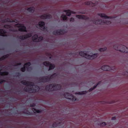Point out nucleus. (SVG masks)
I'll return each mask as SVG.
<instances>
[{"label":"nucleus","mask_w":128,"mask_h":128,"mask_svg":"<svg viewBox=\"0 0 128 128\" xmlns=\"http://www.w3.org/2000/svg\"><path fill=\"white\" fill-rule=\"evenodd\" d=\"M6 32L4 30L0 29V36L3 37L7 36V35L6 34Z\"/></svg>","instance_id":"nucleus-17"},{"label":"nucleus","mask_w":128,"mask_h":128,"mask_svg":"<svg viewBox=\"0 0 128 128\" xmlns=\"http://www.w3.org/2000/svg\"><path fill=\"white\" fill-rule=\"evenodd\" d=\"M31 65V63L30 62H28L26 63L24 65V67L20 68L21 71L22 72H24L25 70L26 69L28 71H29L32 70V67L31 66L29 67Z\"/></svg>","instance_id":"nucleus-6"},{"label":"nucleus","mask_w":128,"mask_h":128,"mask_svg":"<svg viewBox=\"0 0 128 128\" xmlns=\"http://www.w3.org/2000/svg\"><path fill=\"white\" fill-rule=\"evenodd\" d=\"M112 120H116V117H112Z\"/></svg>","instance_id":"nucleus-41"},{"label":"nucleus","mask_w":128,"mask_h":128,"mask_svg":"<svg viewBox=\"0 0 128 128\" xmlns=\"http://www.w3.org/2000/svg\"><path fill=\"white\" fill-rule=\"evenodd\" d=\"M43 37L42 36H40L38 37L36 42H41L43 40Z\"/></svg>","instance_id":"nucleus-30"},{"label":"nucleus","mask_w":128,"mask_h":128,"mask_svg":"<svg viewBox=\"0 0 128 128\" xmlns=\"http://www.w3.org/2000/svg\"><path fill=\"white\" fill-rule=\"evenodd\" d=\"M1 21L3 23H5L6 22H14L13 20L11 21L10 19L9 18H7L5 19L2 20Z\"/></svg>","instance_id":"nucleus-22"},{"label":"nucleus","mask_w":128,"mask_h":128,"mask_svg":"<svg viewBox=\"0 0 128 128\" xmlns=\"http://www.w3.org/2000/svg\"><path fill=\"white\" fill-rule=\"evenodd\" d=\"M43 64L46 66H49V70L53 69L55 67V65L54 64H52L49 62L45 61L43 62Z\"/></svg>","instance_id":"nucleus-11"},{"label":"nucleus","mask_w":128,"mask_h":128,"mask_svg":"<svg viewBox=\"0 0 128 128\" xmlns=\"http://www.w3.org/2000/svg\"><path fill=\"white\" fill-rule=\"evenodd\" d=\"M100 124V126H105L106 125V124L105 122H102V123Z\"/></svg>","instance_id":"nucleus-34"},{"label":"nucleus","mask_w":128,"mask_h":128,"mask_svg":"<svg viewBox=\"0 0 128 128\" xmlns=\"http://www.w3.org/2000/svg\"><path fill=\"white\" fill-rule=\"evenodd\" d=\"M32 110L34 113H38L42 112V111L41 110H38L34 108H32Z\"/></svg>","instance_id":"nucleus-24"},{"label":"nucleus","mask_w":128,"mask_h":128,"mask_svg":"<svg viewBox=\"0 0 128 128\" xmlns=\"http://www.w3.org/2000/svg\"><path fill=\"white\" fill-rule=\"evenodd\" d=\"M32 36V34L31 33H28L27 34L22 36H20L19 38L22 40L26 39Z\"/></svg>","instance_id":"nucleus-14"},{"label":"nucleus","mask_w":128,"mask_h":128,"mask_svg":"<svg viewBox=\"0 0 128 128\" xmlns=\"http://www.w3.org/2000/svg\"><path fill=\"white\" fill-rule=\"evenodd\" d=\"M36 106V104H31L30 105V106L31 107H34Z\"/></svg>","instance_id":"nucleus-40"},{"label":"nucleus","mask_w":128,"mask_h":128,"mask_svg":"<svg viewBox=\"0 0 128 128\" xmlns=\"http://www.w3.org/2000/svg\"><path fill=\"white\" fill-rule=\"evenodd\" d=\"M64 11L66 13L67 15L68 16H70L71 14H75V12L73 11H71L70 10H64Z\"/></svg>","instance_id":"nucleus-21"},{"label":"nucleus","mask_w":128,"mask_h":128,"mask_svg":"<svg viewBox=\"0 0 128 128\" xmlns=\"http://www.w3.org/2000/svg\"><path fill=\"white\" fill-rule=\"evenodd\" d=\"M65 32L64 29H59L54 31L52 34L55 35H59L63 34Z\"/></svg>","instance_id":"nucleus-12"},{"label":"nucleus","mask_w":128,"mask_h":128,"mask_svg":"<svg viewBox=\"0 0 128 128\" xmlns=\"http://www.w3.org/2000/svg\"><path fill=\"white\" fill-rule=\"evenodd\" d=\"M98 15L100 16L102 18H103L105 19H111L112 17L108 16L106 15V14L103 13H98Z\"/></svg>","instance_id":"nucleus-20"},{"label":"nucleus","mask_w":128,"mask_h":128,"mask_svg":"<svg viewBox=\"0 0 128 128\" xmlns=\"http://www.w3.org/2000/svg\"><path fill=\"white\" fill-rule=\"evenodd\" d=\"M62 88L60 84H51L47 85L46 87V90L49 92H52L54 90H60Z\"/></svg>","instance_id":"nucleus-1"},{"label":"nucleus","mask_w":128,"mask_h":128,"mask_svg":"<svg viewBox=\"0 0 128 128\" xmlns=\"http://www.w3.org/2000/svg\"><path fill=\"white\" fill-rule=\"evenodd\" d=\"M21 64V63L20 62L16 63V64H14V66H17L18 65H20Z\"/></svg>","instance_id":"nucleus-38"},{"label":"nucleus","mask_w":128,"mask_h":128,"mask_svg":"<svg viewBox=\"0 0 128 128\" xmlns=\"http://www.w3.org/2000/svg\"><path fill=\"white\" fill-rule=\"evenodd\" d=\"M126 72H127V73H128V71H126Z\"/></svg>","instance_id":"nucleus-43"},{"label":"nucleus","mask_w":128,"mask_h":128,"mask_svg":"<svg viewBox=\"0 0 128 128\" xmlns=\"http://www.w3.org/2000/svg\"><path fill=\"white\" fill-rule=\"evenodd\" d=\"M107 49V48L106 47H105L104 48H100L99 50V51L100 52H103L106 50Z\"/></svg>","instance_id":"nucleus-32"},{"label":"nucleus","mask_w":128,"mask_h":128,"mask_svg":"<svg viewBox=\"0 0 128 128\" xmlns=\"http://www.w3.org/2000/svg\"><path fill=\"white\" fill-rule=\"evenodd\" d=\"M101 70L104 71H110L111 70H113L114 71H116V68L114 66L113 68H111L108 65H104L101 68Z\"/></svg>","instance_id":"nucleus-10"},{"label":"nucleus","mask_w":128,"mask_h":128,"mask_svg":"<svg viewBox=\"0 0 128 128\" xmlns=\"http://www.w3.org/2000/svg\"><path fill=\"white\" fill-rule=\"evenodd\" d=\"M40 18L42 19H49L52 18V16L50 14H44L41 15L40 16Z\"/></svg>","instance_id":"nucleus-15"},{"label":"nucleus","mask_w":128,"mask_h":128,"mask_svg":"<svg viewBox=\"0 0 128 128\" xmlns=\"http://www.w3.org/2000/svg\"><path fill=\"white\" fill-rule=\"evenodd\" d=\"M9 56V55L8 54H7L4 55L3 56H2L0 58V61L4 60L6 58H8Z\"/></svg>","instance_id":"nucleus-26"},{"label":"nucleus","mask_w":128,"mask_h":128,"mask_svg":"<svg viewBox=\"0 0 128 128\" xmlns=\"http://www.w3.org/2000/svg\"><path fill=\"white\" fill-rule=\"evenodd\" d=\"M20 24H17L15 25L14 26L18 28V30L21 32H26L27 30H26V27L24 25H21Z\"/></svg>","instance_id":"nucleus-9"},{"label":"nucleus","mask_w":128,"mask_h":128,"mask_svg":"<svg viewBox=\"0 0 128 128\" xmlns=\"http://www.w3.org/2000/svg\"><path fill=\"white\" fill-rule=\"evenodd\" d=\"M70 22H74V19L72 18H70Z\"/></svg>","instance_id":"nucleus-39"},{"label":"nucleus","mask_w":128,"mask_h":128,"mask_svg":"<svg viewBox=\"0 0 128 128\" xmlns=\"http://www.w3.org/2000/svg\"><path fill=\"white\" fill-rule=\"evenodd\" d=\"M16 75L18 77L21 75V74L20 72H18L16 73Z\"/></svg>","instance_id":"nucleus-37"},{"label":"nucleus","mask_w":128,"mask_h":128,"mask_svg":"<svg viewBox=\"0 0 128 128\" xmlns=\"http://www.w3.org/2000/svg\"><path fill=\"white\" fill-rule=\"evenodd\" d=\"M38 38V36L37 34H35L33 36L32 39L33 42H36Z\"/></svg>","instance_id":"nucleus-25"},{"label":"nucleus","mask_w":128,"mask_h":128,"mask_svg":"<svg viewBox=\"0 0 128 128\" xmlns=\"http://www.w3.org/2000/svg\"><path fill=\"white\" fill-rule=\"evenodd\" d=\"M57 76L56 73H54L51 75L50 77L48 76H44L40 78V81L42 82H49L50 80L56 77Z\"/></svg>","instance_id":"nucleus-3"},{"label":"nucleus","mask_w":128,"mask_h":128,"mask_svg":"<svg viewBox=\"0 0 128 128\" xmlns=\"http://www.w3.org/2000/svg\"><path fill=\"white\" fill-rule=\"evenodd\" d=\"M80 55L82 57H84L87 59L93 60L96 58L98 56V54H94L92 55H88L86 51H81L79 52Z\"/></svg>","instance_id":"nucleus-2"},{"label":"nucleus","mask_w":128,"mask_h":128,"mask_svg":"<svg viewBox=\"0 0 128 128\" xmlns=\"http://www.w3.org/2000/svg\"><path fill=\"white\" fill-rule=\"evenodd\" d=\"M87 93V92L86 91H82V92H79L76 93V94L79 95H82L86 94Z\"/></svg>","instance_id":"nucleus-28"},{"label":"nucleus","mask_w":128,"mask_h":128,"mask_svg":"<svg viewBox=\"0 0 128 128\" xmlns=\"http://www.w3.org/2000/svg\"><path fill=\"white\" fill-rule=\"evenodd\" d=\"M122 48L124 49L121 50L119 48V46L117 45H114L113 46V48L115 50H118L120 52H122L125 53H128V48L124 46H122Z\"/></svg>","instance_id":"nucleus-8"},{"label":"nucleus","mask_w":128,"mask_h":128,"mask_svg":"<svg viewBox=\"0 0 128 128\" xmlns=\"http://www.w3.org/2000/svg\"><path fill=\"white\" fill-rule=\"evenodd\" d=\"M4 27L7 29L10 28L9 29V30L11 32H16L17 31L15 29H11L10 28H12V26L9 25H5L4 26Z\"/></svg>","instance_id":"nucleus-18"},{"label":"nucleus","mask_w":128,"mask_h":128,"mask_svg":"<svg viewBox=\"0 0 128 128\" xmlns=\"http://www.w3.org/2000/svg\"><path fill=\"white\" fill-rule=\"evenodd\" d=\"M23 113L27 114H29V115H31V113L28 111V110H27L26 112H25V111H23Z\"/></svg>","instance_id":"nucleus-33"},{"label":"nucleus","mask_w":128,"mask_h":128,"mask_svg":"<svg viewBox=\"0 0 128 128\" xmlns=\"http://www.w3.org/2000/svg\"><path fill=\"white\" fill-rule=\"evenodd\" d=\"M2 101L3 102L4 101V100H2Z\"/></svg>","instance_id":"nucleus-44"},{"label":"nucleus","mask_w":128,"mask_h":128,"mask_svg":"<svg viewBox=\"0 0 128 128\" xmlns=\"http://www.w3.org/2000/svg\"><path fill=\"white\" fill-rule=\"evenodd\" d=\"M64 97L72 101H75L76 100V98L72 94L68 92L65 93L64 94Z\"/></svg>","instance_id":"nucleus-7"},{"label":"nucleus","mask_w":128,"mask_h":128,"mask_svg":"<svg viewBox=\"0 0 128 128\" xmlns=\"http://www.w3.org/2000/svg\"><path fill=\"white\" fill-rule=\"evenodd\" d=\"M5 81L4 80L2 79H1L0 80V84H2V83L5 82Z\"/></svg>","instance_id":"nucleus-36"},{"label":"nucleus","mask_w":128,"mask_h":128,"mask_svg":"<svg viewBox=\"0 0 128 128\" xmlns=\"http://www.w3.org/2000/svg\"><path fill=\"white\" fill-rule=\"evenodd\" d=\"M35 88H24V90L26 92H28L30 93H34L38 92L40 89V87L38 86H35Z\"/></svg>","instance_id":"nucleus-4"},{"label":"nucleus","mask_w":128,"mask_h":128,"mask_svg":"<svg viewBox=\"0 0 128 128\" xmlns=\"http://www.w3.org/2000/svg\"><path fill=\"white\" fill-rule=\"evenodd\" d=\"M40 29L43 31L47 30V27L45 26V23L43 21H40L38 23Z\"/></svg>","instance_id":"nucleus-13"},{"label":"nucleus","mask_w":128,"mask_h":128,"mask_svg":"<svg viewBox=\"0 0 128 128\" xmlns=\"http://www.w3.org/2000/svg\"><path fill=\"white\" fill-rule=\"evenodd\" d=\"M27 10L30 12L33 13L35 9L34 7H30L27 8Z\"/></svg>","instance_id":"nucleus-23"},{"label":"nucleus","mask_w":128,"mask_h":128,"mask_svg":"<svg viewBox=\"0 0 128 128\" xmlns=\"http://www.w3.org/2000/svg\"><path fill=\"white\" fill-rule=\"evenodd\" d=\"M76 17L79 19L86 20L88 19V18L84 15H76Z\"/></svg>","instance_id":"nucleus-19"},{"label":"nucleus","mask_w":128,"mask_h":128,"mask_svg":"<svg viewBox=\"0 0 128 128\" xmlns=\"http://www.w3.org/2000/svg\"><path fill=\"white\" fill-rule=\"evenodd\" d=\"M100 82H99L97 85H96V86H94L92 88H90L89 90V91L90 92H91L97 86H98V84H100Z\"/></svg>","instance_id":"nucleus-29"},{"label":"nucleus","mask_w":128,"mask_h":128,"mask_svg":"<svg viewBox=\"0 0 128 128\" xmlns=\"http://www.w3.org/2000/svg\"><path fill=\"white\" fill-rule=\"evenodd\" d=\"M85 4L86 5H89L90 6H94V4L90 1H88L86 2H85Z\"/></svg>","instance_id":"nucleus-27"},{"label":"nucleus","mask_w":128,"mask_h":128,"mask_svg":"<svg viewBox=\"0 0 128 128\" xmlns=\"http://www.w3.org/2000/svg\"><path fill=\"white\" fill-rule=\"evenodd\" d=\"M93 23L96 24H110L111 22L110 21H107L106 20H92Z\"/></svg>","instance_id":"nucleus-5"},{"label":"nucleus","mask_w":128,"mask_h":128,"mask_svg":"<svg viewBox=\"0 0 128 128\" xmlns=\"http://www.w3.org/2000/svg\"><path fill=\"white\" fill-rule=\"evenodd\" d=\"M69 54L70 55H72V53H70V54Z\"/></svg>","instance_id":"nucleus-42"},{"label":"nucleus","mask_w":128,"mask_h":128,"mask_svg":"<svg viewBox=\"0 0 128 128\" xmlns=\"http://www.w3.org/2000/svg\"><path fill=\"white\" fill-rule=\"evenodd\" d=\"M50 58H51V57H50Z\"/></svg>","instance_id":"nucleus-45"},{"label":"nucleus","mask_w":128,"mask_h":128,"mask_svg":"<svg viewBox=\"0 0 128 128\" xmlns=\"http://www.w3.org/2000/svg\"><path fill=\"white\" fill-rule=\"evenodd\" d=\"M21 83L23 85H28L33 86L34 85V83L29 81H27L26 80H23L21 81Z\"/></svg>","instance_id":"nucleus-16"},{"label":"nucleus","mask_w":128,"mask_h":128,"mask_svg":"<svg viewBox=\"0 0 128 128\" xmlns=\"http://www.w3.org/2000/svg\"><path fill=\"white\" fill-rule=\"evenodd\" d=\"M61 18H62L64 20H67V18L66 16L62 14L61 16Z\"/></svg>","instance_id":"nucleus-31"},{"label":"nucleus","mask_w":128,"mask_h":128,"mask_svg":"<svg viewBox=\"0 0 128 128\" xmlns=\"http://www.w3.org/2000/svg\"><path fill=\"white\" fill-rule=\"evenodd\" d=\"M58 125L56 123V122L54 123L52 125V126L53 127L55 128L58 126Z\"/></svg>","instance_id":"nucleus-35"}]
</instances>
